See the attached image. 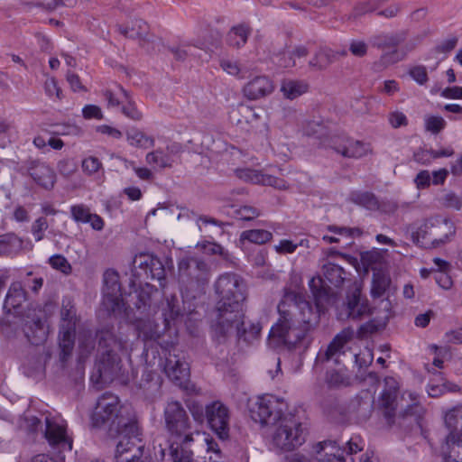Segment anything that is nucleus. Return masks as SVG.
Segmentation results:
<instances>
[{
  "mask_svg": "<svg viewBox=\"0 0 462 462\" xmlns=\"http://www.w3.org/2000/svg\"><path fill=\"white\" fill-rule=\"evenodd\" d=\"M119 91L125 97V101H127V105L123 106L122 112L123 114L129 117L130 119L139 121L142 119V113L137 109L135 105L130 100V97L128 92L124 89L122 87H119Z\"/></svg>",
  "mask_w": 462,
  "mask_h": 462,
  "instance_id": "de8ad7c7",
  "label": "nucleus"
},
{
  "mask_svg": "<svg viewBox=\"0 0 462 462\" xmlns=\"http://www.w3.org/2000/svg\"><path fill=\"white\" fill-rule=\"evenodd\" d=\"M210 278V268L202 259L187 256L179 263V280L187 290L201 291Z\"/></svg>",
  "mask_w": 462,
  "mask_h": 462,
  "instance_id": "1a4fd4ad",
  "label": "nucleus"
},
{
  "mask_svg": "<svg viewBox=\"0 0 462 462\" xmlns=\"http://www.w3.org/2000/svg\"><path fill=\"white\" fill-rule=\"evenodd\" d=\"M425 129L433 134H439L442 131L447 123L445 119L439 116H426L424 118Z\"/></svg>",
  "mask_w": 462,
  "mask_h": 462,
  "instance_id": "09e8293b",
  "label": "nucleus"
},
{
  "mask_svg": "<svg viewBox=\"0 0 462 462\" xmlns=\"http://www.w3.org/2000/svg\"><path fill=\"white\" fill-rule=\"evenodd\" d=\"M384 325L373 319L361 325L358 328V336L361 337H367L376 331H378Z\"/></svg>",
  "mask_w": 462,
  "mask_h": 462,
  "instance_id": "4d7b16f0",
  "label": "nucleus"
},
{
  "mask_svg": "<svg viewBox=\"0 0 462 462\" xmlns=\"http://www.w3.org/2000/svg\"><path fill=\"white\" fill-rule=\"evenodd\" d=\"M26 300L27 294L22 283L20 282H14L11 283L7 291L4 309L6 310L8 313H11L12 310L16 312Z\"/></svg>",
  "mask_w": 462,
  "mask_h": 462,
  "instance_id": "412c9836",
  "label": "nucleus"
},
{
  "mask_svg": "<svg viewBox=\"0 0 462 462\" xmlns=\"http://www.w3.org/2000/svg\"><path fill=\"white\" fill-rule=\"evenodd\" d=\"M117 30L120 34L129 39L144 41L149 34L148 24L142 19H134L126 24H118Z\"/></svg>",
  "mask_w": 462,
  "mask_h": 462,
  "instance_id": "4be33fe9",
  "label": "nucleus"
},
{
  "mask_svg": "<svg viewBox=\"0 0 462 462\" xmlns=\"http://www.w3.org/2000/svg\"><path fill=\"white\" fill-rule=\"evenodd\" d=\"M414 183L418 189H423L430 186V174L428 171H420L415 180Z\"/></svg>",
  "mask_w": 462,
  "mask_h": 462,
  "instance_id": "774afa93",
  "label": "nucleus"
},
{
  "mask_svg": "<svg viewBox=\"0 0 462 462\" xmlns=\"http://www.w3.org/2000/svg\"><path fill=\"white\" fill-rule=\"evenodd\" d=\"M126 139L130 145L143 149L153 147L155 143L152 137L136 128L126 132Z\"/></svg>",
  "mask_w": 462,
  "mask_h": 462,
  "instance_id": "72a5a7b5",
  "label": "nucleus"
},
{
  "mask_svg": "<svg viewBox=\"0 0 462 462\" xmlns=\"http://www.w3.org/2000/svg\"><path fill=\"white\" fill-rule=\"evenodd\" d=\"M79 347L81 357H87L95 348V338L92 331L82 330L79 335Z\"/></svg>",
  "mask_w": 462,
  "mask_h": 462,
  "instance_id": "79ce46f5",
  "label": "nucleus"
},
{
  "mask_svg": "<svg viewBox=\"0 0 462 462\" xmlns=\"http://www.w3.org/2000/svg\"><path fill=\"white\" fill-rule=\"evenodd\" d=\"M236 175L240 180H243L247 182H251L254 184H262L263 181L264 174L257 170L250 169V168H240L235 171Z\"/></svg>",
  "mask_w": 462,
  "mask_h": 462,
  "instance_id": "37998d69",
  "label": "nucleus"
},
{
  "mask_svg": "<svg viewBox=\"0 0 462 462\" xmlns=\"http://www.w3.org/2000/svg\"><path fill=\"white\" fill-rule=\"evenodd\" d=\"M70 213L72 218L76 222L80 223H87L91 214L90 209L83 204L72 206L70 208Z\"/></svg>",
  "mask_w": 462,
  "mask_h": 462,
  "instance_id": "603ef678",
  "label": "nucleus"
},
{
  "mask_svg": "<svg viewBox=\"0 0 462 462\" xmlns=\"http://www.w3.org/2000/svg\"><path fill=\"white\" fill-rule=\"evenodd\" d=\"M22 246V240L13 234L0 236V255L14 253Z\"/></svg>",
  "mask_w": 462,
  "mask_h": 462,
  "instance_id": "ea45409f",
  "label": "nucleus"
},
{
  "mask_svg": "<svg viewBox=\"0 0 462 462\" xmlns=\"http://www.w3.org/2000/svg\"><path fill=\"white\" fill-rule=\"evenodd\" d=\"M378 8V0H365L357 3L352 13L349 15V19H357L365 14L372 13Z\"/></svg>",
  "mask_w": 462,
  "mask_h": 462,
  "instance_id": "a18cd8bd",
  "label": "nucleus"
},
{
  "mask_svg": "<svg viewBox=\"0 0 462 462\" xmlns=\"http://www.w3.org/2000/svg\"><path fill=\"white\" fill-rule=\"evenodd\" d=\"M103 306L110 313H121L125 309L119 275L111 269L104 273Z\"/></svg>",
  "mask_w": 462,
  "mask_h": 462,
  "instance_id": "f8f14e48",
  "label": "nucleus"
},
{
  "mask_svg": "<svg viewBox=\"0 0 462 462\" xmlns=\"http://www.w3.org/2000/svg\"><path fill=\"white\" fill-rule=\"evenodd\" d=\"M273 238V234L265 229H250L243 231L240 235L241 241H248L256 245H263Z\"/></svg>",
  "mask_w": 462,
  "mask_h": 462,
  "instance_id": "e433bc0d",
  "label": "nucleus"
},
{
  "mask_svg": "<svg viewBox=\"0 0 462 462\" xmlns=\"http://www.w3.org/2000/svg\"><path fill=\"white\" fill-rule=\"evenodd\" d=\"M237 113L244 118L245 122L247 124H252L259 117L258 115L254 112V110L249 106L240 105L237 107Z\"/></svg>",
  "mask_w": 462,
  "mask_h": 462,
  "instance_id": "052dcab7",
  "label": "nucleus"
},
{
  "mask_svg": "<svg viewBox=\"0 0 462 462\" xmlns=\"http://www.w3.org/2000/svg\"><path fill=\"white\" fill-rule=\"evenodd\" d=\"M316 452L319 455V460L320 462H324L323 459L328 458V457L336 456L340 457L342 460H350L349 458L344 457L345 450H343L337 444L336 440H324L319 442L316 446Z\"/></svg>",
  "mask_w": 462,
  "mask_h": 462,
  "instance_id": "bb28decb",
  "label": "nucleus"
},
{
  "mask_svg": "<svg viewBox=\"0 0 462 462\" xmlns=\"http://www.w3.org/2000/svg\"><path fill=\"white\" fill-rule=\"evenodd\" d=\"M165 427L173 440L180 443L193 441L190 420L182 404L178 401H169L163 411Z\"/></svg>",
  "mask_w": 462,
  "mask_h": 462,
  "instance_id": "6e6552de",
  "label": "nucleus"
},
{
  "mask_svg": "<svg viewBox=\"0 0 462 462\" xmlns=\"http://www.w3.org/2000/svg\"><path fill=\"white\" fill-rule=\"evenodd\" d=\"M328 416L331 420L337 423H344L347 419L346 409L340 405H336L335 407H333L329 411Z\"/></svg>",
  "mask_w": 462,
  "mask_h": 462,
  "instance_id": "680f3d73",
  "label": "nucleus"
},
{
  "mask_svg": "<svg viewBox=\"0 0 462 462\" xmlns=\"http://www.w3.org/2000/svg\"><path fill=\"white\" fill-rule=\"evenodd\" d=\"M28 172L33 180L46 189H52L55 183V173L46 163L32 160L28 162Z\"/></svg>",
  "mask_w": 462,
  "mask_h": 462,
  "instance_id": "a211bd4d",
  "label": "nucleus"
},
{
  "mask_svg": "<svg viewBox=\"0 0 462 462\" xmlns=\"http://www.w3.org/2000/svg\"><path fill=\"white\" fill-rule=\"evenodd\" d=\"M215 290L218 300L212 324L213 337L222 343L236 331L240 339L254 343L260 336L262 326L259 322L244 320L246 289L243 279L235 273H225L216 282Z\"/></svg>",
  "mask_w": 462,
  "mask_h": 462,
  "instance_id": "f257e3e1",
  "label": "nucleus"
},
{
  "mask_svg": "<svg viewBox=\"0 0 462 462\" xmlns=\"http://www.w3.org/2000/svg\"><path fill=\"white\" fill-rule=\"evenodd\" d=\"M322 273L324 278L333 286L339 287L343 284L346 277L345 270L334 263H327L322 266Z\"/></svg>",
  "mask_w": 462,
  "mask_h": 462,
  "instance_id": "c756f323",
  "label": "nucleus"
},
{
  "mask_svg": "<svg viewBox=\"0 0 462 462\" xmlns=\"http://www.w3.org/2000/svg\"><path fill=\"white\" fill-rule=\"evenodd\" d=\"M44 89L47 96L55 97L57 100L61 99V89L53 78H48L44 83Z\"/></svg>",
  "mask_w": 462,
  "mask_h": 462,
  "instance_id": "13d9d810",
  "label": "nucleus"
},
{
  "mask_svg": "<svg viewBox=\"0 0 462 462\" xmlns=\"http://www.w3.org/2000/svg\"><path fill=\"white\" fill-rule=\"evenodd\" d=\"M337 152L344 157L358 159L368 152V147L359 141L347 140L345 143L334 146Z\"/></svg>",
  "mask_w": 462,
  "mask_h": 462,
  "instance_id": "a878e982",
  "label": "nucleus"
},
{
  "mask_svg": "<svg viewBox=\"0 0 462 462\" xmlns=\"http://www.w3.org/2000/svg\"><path fill=\"white\" fill-rule=\"evenodd\" d=\"M372 313L368 300L362 296L358 289L348 293L346 301L337 308V319L340 320H358Z\"/></svg>",
  "mask_w": 462,
  "mask_h": 462,
  "instance_id": "2eb2a0df",
  "label": "nucleus"
},
{
  "mask_svg": "<svg viewBox=\"0 0 462 462\" xmlns=\"http://www.w3.org/2000/svg\"><path fill=\"white\" fill-rule=\"evenodd\" d=\"M445 427L448 430L441 447L443 455L456 462H462V405L444 414Z\"/></svg>",
  "mask_w": 462,
  "mask_h": 462,
  "instance_id": "0eeeda50",
  "label": "nucleus"
},
{
  "mask_svg": "<svg viewBox=\"0 0 462 462\" xmlns=\"http://www.w3.org/2000/svg\"><path fill=\"white\" fill-rule=\"evenodd\" d=\"M102 167V163L97 157L89 156L83 160L82 169L84 172L88 175H92L97 172Z\"/></svg>",
  "mask_w": 462,
  "mask_h": 462,
  "instance_id": "6e6d98bb",
  "label": "nucleus"
},
{
  "mask_svg": "<svg viewBox=\"0 0 462 462\" xmlns=\"http://www.w3.org/2000/svg\"><path fill=\"white\" fill-rule=\"evenodd\" d=\"M412 242L423 248H437L452 240L456 234L454 223L439 216L413 223L405 227Z\"/></svg>",
  "mask_w": 462,
  "mask_h": 462,
  "instance_id": "39448f33",
  "label": "nucleus"
},
{
  "mask_svg": "<svg viewBox=\"0 0 462 462\" xmlns=\"http://www.w3.org/2000/svg\"><path fill=\"white\" fill-rule=\"evenodd\" d=\"M396 397V389L384 390L380 397L381 408L383 410V415L389 422L394 417Z\"/></svg>",
  "mask_w": 462,
  "mask_h": 462,
  "instance_id": "473e14b6",
  "label": "nucleus"
},
{
  "mask_svg": "<svg viewBox=\"0 0 462 462\" xmlns=\"http://www.w3.org/2000/svg\"><path fill=\"white\" fill-rule=\"evenodd\" d=\"M99 356L96 362L98 379L102 383H110L121 371V360L117 353L126 349L128 343L118 337L112 328H105L97 331Z\"/></svg>",
  "mask_w": 462,
  "mask_h": 462,
  "instance_id": "20e7f679",
  "label": "nucleus"
},
{
  "mask_svg": "<svg viewBox=\"0 0 462 462\" xmlns=\"http://www.w3.org/2000/svg\"><path fill=\"white\" fill-rule=\"evenodd\" d=\"M78 322L76 310L70 300H64L60 310V328L75 329Z\"/></svg>",
  "mask_w": 462,
  "mask_h": 462,
  "instance_id": "2f4dec72",
  "label": "nucleus"
},
{
  "mask_svg": "<svg viewBox=\"0 0 462 462\" xmlns=\"http://www.w3.org/2000/svg\"><path fill=\"white\" fill-rule=\"evenodd\" d=\"M328 230L334 234V236H328V235L323 236L322 239L328 244L338 243L339 242L338 236L352 237L355 236L361 235V231L359 228H348V227H339L337 226H328Z\"/></svg>",
  "mask_w": 462,
  "mask_h": 462,
  "instance_id": "58836bf2",
  "label": "nucleus"
},
{
  "mask_svg": "<svg viewBox=\"0 0 462 462\" xmlns=\"http://www.w3.org/2000/svg\"><path fill=\"white\" fill-rule=\"evenodd\" d=\"M291 54L298 57L312 55L314 58H332L335 56H346L347 51L345 49L342 51H333L328 47H320L319 51H317L314 44H308L296 46L291 51Z\"/></svg>",
  "mask_w": 462,
  "mask_h": 462,
  "instance_id": "b1692460",
  "label": "nucleus"
},
{
  "mask_svg": "<svg viewBox=\"0 0 462 462\" xmlns=\"http://www.w3.org/2000/svg\"><path fill=\"white\" fill-rule=\"evenodd\" d=\"M350 200L368 210H378L380 202L376 197L371 192H358L355 191L350 194Z\"/></svg>",
  "mask_w": 462,
  "mask_h": 462,
  "instance_id": "f704fd0d",
  "label": "nucleus"
},
{
  "mask_svg": "<svg viewBox=\"0 0 462 462\" xmlns=\"http://www.w3.org/2000/svg\"><path fill=\"white\" fill-rule=\"evenodd\" d=\"M126 407L120 406L116 395L106 393L97 400L92 414L94 426H108L109 435L117 436L116 458L117 462H152L149 448L140 438L137 420Z\"/></svg>",
  "mask_w": 462,
  "mask_h": 462,
  "instance_id": "f03ea898",
  "label": "nucleus"
},
{
  "mask_svg": "<svg viewBox=\"0 0 462 462\" xmlns=\"http://www.w3.org/2000/svg\"><path fill=\"white\" fill-rule=\"evenodd\" d=\"M409 74L420 85H423L428 80V75L425 67L416 66L410 69Z\"/></svg>",
  "mask_w": 462,
  "mask_h": 462,
  "instance_id": "e2e57ef3",
  "label": "nucleus"
},
{
  "mask_svg": "<svg viewBox=\"0 0 462 462\" xmlns=\"http://www.w3.org/2000/svg\"><path fill=\"white\" fill-rule=\"evenodd\" d=\"M51 266L61 273L68 274L71 272V266L68 260L61 254H55L49 259Z\"/></svg>",
  "mask_w": 462,
  "mask_h": 462,
  "instance_id": "5fc2aeb1",
  "label": "nucleus"
},
{
  "mask_svg": "<svg viewBox=\"0 0 462 462\" xmlns=\"http://www.w3.org/2000/svg\"><path fill=\"white\" fill-rule=\"evenodd\" d=\"M146 264V272L149 271L151 278L153 280H158L160 284H162V281L165 278V269L162 263L159 258L149 256L145 261Z\"/></svg>",
  "mask_w": 462,
  "mask_h": 462,
  "instance_id": "a19ab883",
  "label": "nucleus"
},
{
  "mask_svg": "<svg viewBox=\"0 0 462 462\" xmlns=\"http://www.w3.org/2000/svg\"><path fill=\"white\" fill-rule=\"evenodd\" d=\"M189 443H180L177 439L170 445V452L173 462H193L192 452L187 449Z\"/></svg>",
  "mask_w": 462,
  "mask_h": 462,
  "instance_id": "4c0bfd02",
  "label": "nucleus"
},
{
  "mask_svg": "<svg viewBox=\"0 0 462 462\" xmlns=\"http://www.w3.org/2000/svg\"><path fill=\"white\" fill-rule=\"evenodd\" d=\"M390 284L389 278L381 273H374L371 294L374 298L381 297Z\"/></svg>",
  "mask_w": 462,
  "mask_h": 462,
  "instance_id": "c03bdc74",
  "label": "nucleus"
},
{
  "mask_svg": "<svg viewBox=\"0 0 462 462\" xmlns=\"http://www.w3.org/2000/svg\"><path fill=\"white\" fill-rule=\"evenodd\" d=\"M261 215V211L252 206H242L234 211V216L237 219L250 221Z\"/></svg>",
  "mask_w": 462,
  "mask_h": 462,
  "instance_id": "8fccbe9b",
  "label": "nucleus"
},
{
  "mask_svg": "<svg viewBox=\"0 0 462 462\" xmlns=\"http://www.w3.org/2000/svg\"><path fill=\"white\" fill-rule=\"evenodd\" d=\"M158 49L159 54L166 56H175L182 58L185 56H197V47L189 43H172L169 44L162 40H158L153 43Z\"/></svg>",
  "mask_w": 462,
  "mask_h": 462,
  "instance_id": "aec40b11",
  "label": "nucleus"
},
{
  "mask_svg": "<svg viewBox=\"0 0 462 462\" xmlns=\"http://www.w3.org/2000/svg\"><path fill=\"white\" fill-rule=\"evenodd\" d=\"M251 27L248 24L241 23L231 28L227 33L229 46L239 49L247 42L251 34Z\"/></svg>",
  "mask_w": 462,
  "mask_h": 462,
  "instance_id": "cd10ccee",
  "label": "nucleus"
},
{
  "mask_svg": "<svg viewBox=\"0 0 462 462\" xmlns=\"http://www.w3.org/2000/svg\"><path fill=\"white\" fill-rule=\"evenodd\" d=\"M263 185L273 187L279 190H287L291 188V183L288 180L270 174H264Z\"/></svg>",
  "mask_w": 462,
  "mask_h": 462,
  "instance_id": "864d4df0",
  "label": "nucleus"
},
{
  "mask_svg": "<svg viewBox=\"0 0 462 462\" xmlns=\"http://www.w3.org/2000/svg\"><path fill=\"white\" fill-rule=\"evenodd\" d=\"M48 227L49 223L44 217H40L33 221L31 226V232L36 242H40L44 238V232Z\"/></svg>",
  "mask_w": 462,
  "mask_h": 462,
  "instance_id": "3c124183",
  "label": "nucleus"
},
{
  "mask_svg": "<svg viewBox=\"0 0 462 462\" xmlns=\"http://www.w3.org/2000/svg\"><path fill=\"white\" fill-rule=\"evenodd\" d=\"M309 84L304 80L283 79L281 83V92L284 98L293 100L307 93Z\"/></svg>",
  "mask_w": 462,
  "mask_h": 462,
  "instance_id": "393cba45",
  "label": "nucleus"
},
{
  "mask_svg": "<svg viewBox=\"0 0 462 462\" xmlns=\"http://www.w3.org/2000/svg\"><path fill=\"white\" fill-rule=\"evenodd\" d=\"M273 445L282 450H292L301 446L307 436V429L300 420L291 413H284L273 425Z\"/></svg>",
  "mask_w": 462,
  "mask_h": 462,
  "instance_id": "423d86ee",
  "label": "nucleus"
},
{
  "mask_svg": "<svg viewBox=\"0 0 462 462\" xmlns=\"http://www.w3.org/2000/svg\"><path fill=\"white\" fill-rule=\"evenodd\" d=\"M278 311L280 318L269 333L270 343L275 340L276 345L295 346L319 322L318 308L313 307L300 291H286Z\"/></svg>",
  "mask_w": 462,
  "mask_h": 462,
  "instance_id": "7ed1b4c3",
  "label": "nucleus"
},
{
  "mask_svg": "<svg viewBox=\"0 0 462 462\" xmlns=\"http://www.w3.org/2000/svg\"><path fill=\"white\" fill-rule=\"evenodd\" d=\"M219 66L227 74L239 79L253 77L255 73L254 68L240 60H219Z\"/></svg>",
  "mask_w": 462,
  "mask_h": 462,
  "instance_id": "5701e85b",
  "label": "nucleus"
},
{
  "mask_svg": "<svg viewBox=\"0 0 462 462\" xmlns=\"http://www.w3.org/2000/svg\"><path fill=\"white\" fill-rule=\"evenodd\" d=\"M139 337L144 341H153L160 337L158 326L152 321H144L138 325Z\"/></svg>",
  "mask_w": 462,
  "mask_h": 462,
  "instance_id": "49530a36",
  "label": "nucleus"
},
{
  "mask_svg": "<svg viewBox=\"0 0 462 462\" xmlns=\"http://www.w3.org/2000/svg\"><path fill=\"white\" fill-rule=\"evenodd\" d=\"M273 81L265 75H254L242 88L244 96L249 100L265 98L274 91Z\"/></svg>",
  "mask_w": 462,
  "mask_h": 462,
  "instance_id": "f3484780",
  "label": "nucleus"
},
{
  "mask_svg": "<svg viewBox=\"0 0 462 462\" xmlns=\"http://www.w3.org/2000/svg\"><path fill=\"white\" fill-rule=\"evenodd\" d=\"M44 437L51 447L61 451L72 448V439L68 434L67 423L60 416L45 417Z\"/></svg>",
  "mask_w": 462,
  "mask_h": 462,
  "instance_id": "ddd939ff",
  "label": "nucleus"
},
{
  "mask_svg": "<svg viewBox=\"0 0 462 462\" xmlns=\"http://www.w3.org/2000/svg\"><path fill=\"white\" fill-rule=\"evenodd\" d=\"M47 332L45 323L40 318L33 319L32 323L25 328V335L33 345H40L44 342L47 337Z\"/></svg>",
  "mask_w": 462,
  "mask_h": 462,
  "instance_id": "c85d7f7f",
  "label": "nucleus"
},
{
  "mask_svg": "<svg viewBox=\"0 0 462 462\" xmlns=\"http://www.w3.org/2000/svg\"><path fill=\"white\" fill-rule=\"evenodd\" d=\"M430 34V31L411 36L407 40L408 32L402 31L390 37L378 38L374 45L386 54L406 55L408 51L415 49L422 40Z\"/></svg>",
  "mask_w": 462,
  "mask_h": 462,
  "instance_id": "9b49d317",
  "label": "nucleus"
},
{
  "mask_svg": "<svg viewBox=\"0 0 462 462\" xmlns=\"http://www.w3.org/2000/svg\"><path fill=\"white\" fill-rule=\"evenodd\" d=\"M286 404L273 395L259 397L250 409L252 419L263 425H273L284 414Z\"/></svg>",
  "mask_w": 462,
  "mask_h": 462,
  "instance_id": "9d476101",
  "label": "nucleus"
},
{
  "mask_svg": "<svg viewBox=\"0 0 462 462\" xmlns=\"http://www.w3.org/2000/svg\"><path fill=\"white\" fill-rule=\"evenodd\" d=\"M389 122L391 125L394 128L403 126L408 124L406 116L399 111L392 112L389 115Z\"/></svg>",
  "mask_w": 462,
  "mask_h": 462,
  "instance_id": "338daca9",
  "label": "nucleus"
},
{
  "mask_svg": "<svg viewBox=\"0 0 462 462\" xmlns=\"http://www.w3.org/2000/svg\"><path fill=\"white\" fill-rule=\"evenodd\" d=\"M457 37H451L449 39H447L445 41H443L442 42H440L439 44H438L436 46V51L438 54H447L450 51H452L453 49H455V47L457 46Z\"/></svg>",
  "mask_w": 462,
  "mask_h": 462,
  "instance_id": "69168bd1",
  "label": "nucleus"
},
{
  "mask_svg": "<svg viewBox=\"0 0 462 462\" xmlns=\"http://www.w3.org/2000/svg\"><path fill=\"white\" fill-rule=\"evenodd\" d=\"M206 418L209 428L220 439H227L230 430V411L221 402L215 401L205 408Z\"/></svg>",
  "mask_w": 462,
  "mask_h": 462,
  "instance_id": "4468645a",
  "label": "nucleus"
},
{
  "mask_svg": "<svg viewBox=\"0 0 462 462\" xmlns=\"http://www.w3.org/2000/svg\"><path fill=\"white\" fill-rule=\"evenodd\" d=\"M145 160L149 165L160 169L171 168L173 164L172 157L161 149L148 152Z\"/></svg>",
  "mask_w": 462,
  "mask_h": 462,
  "instance_id": "c9c22d12",
  "label": "nucleus"
},
{
  "mask_svg": "<svg viewBox=\"0 0 462 462\" xmlns=\"http://www.w3.org/2000/svg\"><path fill=\"white\" fill-rule=\"evenodd\" d=\"M75 329L60 328L59 347L62 361H65L72 353L75 345Z\"/></svg>",
  "mask_w": 462,
  "mask_h": 462,
  "instance_id": "7c9ffc66",
  "label": "nucleus"
},
{
  "mask_svg": "<svg viewBox=\"0 0 462 462\" xmlns=\"http://www.w3.org/2000/svg\"><path fill=\"white\" fill-rule=\"evenodd\" d=\"M41 424V420L35 416H24L19 420L20 428L30 432L35 431Z\"/></svg>",
  "mask_w": 462,
  "mask_h": 462,
  "instance_id": "bf43d9fd",
  "label": "nucleus"
},
{
  "mask_svg": "<svg viewBox=\"0 0 462 462\" xmlns=\"http://www.w3.org/2000/svg\"><path fill=\"white\" fill-rule=\"evenodd\" d=\"M353 337L354 331L352 328H347L343 329L333 338L325 352L319 354L318 359L321 361L335 359V361L337 362V358L344 354L343 348L345 345L349 342Z\"/></svg>",
  "mask_w": 462,
  "mask_h": 462,
  "instance_id": "6ab92c4d",
  "label": "nucleus"
},
{
  "mask_svg": "<svg viewBox=\"0 0 462 462\" xmlns=\"http://www.w3.org/2000/svg\"><path fill=\"white\" fill-rule=\"evenodd\" d=\"M363 447V440L360 439V437L355 436L346 442V448L343 450H345V453L348 455H353L361 451Z\"/></svg>",
  "mask_w": 462,
  "mask_h": 462,
  "instance_id": "0e129e2a",
  "label": "nucleus"
},
{
  "mask_svg": "<svg viewBox=\"0 0 462 462\" xmlns=\"http://www.w3.org/2000/svg\"><path fill=\"white\" fill-rule=\"evenodd\" d=\"M163 371L175 384L182 386L189 377V366L185 356L173 347L164 354Z\"/></svg>",
  "mask_w": 462,
  "mask_h": 462,
  "instance_id": "dca6fc26",
  "label": "nucleus"
}]
</instances>
